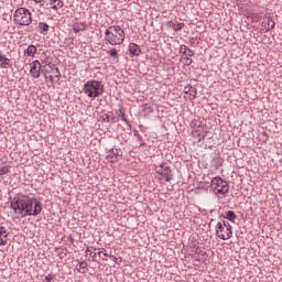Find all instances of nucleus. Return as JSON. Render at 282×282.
<instances>
[{
  "mask_svg": "<svg viewBox=\"0 0 282 282\" xmlns=\"http://www.w3.org/2000/svg\"><path fill=\"white\" fill-rule=\"evenodd\" d=\"M11 208L15 215H21V217H36L43 213L41 200L21 193L11 199Z\"/></svg>",
  "mask_w": 282,
  "mask_h": 282,
  "instance_id": "1",
  "label": "nucleus"
},
{
  "mask_svg": "<svg viewBox=\"0 0 282 282\" xmlns=\"http://www.w3.org/2000/svg\"><path fill=\"white\" fill-rule=\"evenodd\" d=\"M83 93L87 98H90V100H96V98H100V96L105 94V85H102V82L100 80H88L83 86Z\"/></svg>",
  "mask_w": 282,
  "mask_h": 282,
  "instance_id": "2",
  "label": "nucleus"
},
{
  "mask_svg": "<svg viewBox=\"0 0 282 282\" xmlns=\"http://www.w3.org/2000/svg\"><path fill=\"white\" fill-rule=\"evenodd\" d=\"M105 41L109 45H122L124 43V30L119 25H111L105 31Z\"/></svg>",
  "mask_w": 282,
  "mask_h": 282,
  "instance_id": "3",
  "label": "nucleus"
},
{
  "mask_svg": "<svg viewBox=\"0 0 282 282\" xmlns=\"http://www.w3.org/2000/svg\"><path fill=\"white\" fill-rule=\"evenodd\" d=\"M13 21L18 25H30L32 23V12L26 8H18L13 13Z\"/></svg>",
  "mask_w": 282,
  "mask_h": 282,
  "instance_id": "4",
  "label": "nucleus"
},
{
  "mask_svg": "<svg viewBox=\"0 0 282 282\" xmlns=\"http://www.w3.org/2000/svg\"><path fill=\"white\" fill-rule=\"evenodd\" d=\"M210 188L215 195H228L230 185L220 176H215L210 182Z\"/></svg>",
  "mask_w": 282,
  "mask_h": 282,
  "instance_id": "5",
  "label": "nucleus"
},
{
  "mask_svg": "<svg viewBox=\"0 0 282 282\" xmlns=\"http://www.w3.org/2000/svg\"><path fill=\"white\" fill-rule=\"evenodd\" d=\"M216 232L219 239H223V241H228V239L232 237V226L230 223L219 221L216 225Z\"/></svg>",
  "mask_w": 282,
  "mask_h": 282,
  "instance_id": "6",
  "label": "nucleus"
},
{
  "mask_svg": "<svg viewBox=\"0 0 282 282\" xmlns=\"http://www.w3.org/2000/svg\"><path fill=\"white\" fill-rule=\"evenodd\" d=\"M156 173L161 175V177H164L165 182H171V180H173V172L167 163H161L156 170Z\"/></svg>",
  "mask_w": 282,
  "mask_h": 282,
  "instance_id": "7",
  "label": "nucleus"
},
{
  "mask_svg": "<svg viewBox=\"0 0 282 282\" xmlns=\"http://www.w3.org/2000/svg\"><path fill=\"white\" fill-rule=\"evenodd\" d=\"M261 28H263L264 32H272L276 26L274 19L272 17H264L260 22Z\"/></svg>",
  "mask_w": 282,
  "mask_h": 282,
  "instance_id": "8",
  "label": "nucleus"
},
{
  "mask_svg": "<svg viewBox=\"0 0 282 282\" xmlns=\"http://www.w3.org/2000/svg\"><path fill=\"white\" fill-rule=\"evenodd\" d=\"M43 65L39 59H35L31 63L30 74L32 78H41V69Z\"/></svg>",
  "mask_w": 282,
  "mask_h": 282,
  "instance_id": "9",
  "label": "nucleus"
},
{
  "mask_svg": "<svg viewBox=\"0 0 282 282\" xmlns=\"http://www.w3.org/2000/svg\"><path fill=\"white\" fill-rule=\"evenodd\" d=\"M9 235L10 231H8V228L0 226V246H8Z\"/></svg>",
  "mask_w": 282,
  "mask_h": 282,
  "instance_id": "10",
  "label": "nucleus"
},
{
  "mask_svg": "<svg viewBox=\"0 0 282 282\" xmlns=\"http://www.w3.org/2000/svg\"><path fill=\"white\" fill-rule=\"evenodd\" d=\"M184 94L189 96V100H194L195 98H197V88L187 85L184 87Z\"/></svg>",
  "mask_w": 282,
  "mask_h": 282,
  "instance_id": "11",
  "label": "nucleus"
},
{
  "mask_svg": "<svg viewBox=\"0 0 282 282\" xmlns=\"http://www.w3.org/2000/svg\"><path fill=\"white\" fill-rule=\"evenodd\" d=\"M128 50H129L131 56H140V54H142V51L140 50V45H138L135 43H130L128 45Z\"/></svg>",
  "mask_w": 282,
  "mask_h": 282,
  "instance_id": "12",
  "label": "nucleus"
},
{
  "mask_svg": "<svg viewBox=\"0 0 282 282\" xmlns=\"http://www.w3.org/2000/svg\"><path fill=\"white\" fill-rule=\"evenodd\" d=\"M36 52H39V48L36 47V45L31 44L26 47V50H24V56H30L34 58V56L36 55Z\"/></svg>",
  "mask_w": 282,
  "mask_h": 282,
  "instance_id": "13",
  "label": "nucleus"
},
{
  "mask_svg": "<svg viewBox=\"0 0 282 282\" xmlns=\"http://www.w3.org/2000/svg\"><path fill=\"white\" fill-rule=\"evenodd\" d=\"M0 67L2 69H8V67H12V63L10 62V58H8L6 55L0 53Z\"/></svg>",
  "mask_w": 282,
  "mask_h": 282,
  "instance_id": "14",
  "label": "nucleus"
},
{
  "mask_svg": "<svg viewBox=\"0 0 282 282\" xmlns=\"http://www.w3.org/2000/svg\"><path fill=\"white\" fill-rule=\"evenodd\" d=\"M85 30H87V22H83V23H75L73 25V32L75 34H78V32H85Z\"/></svg>",
  "mask_w": 282,
  "mask_h": 282,
  "instance_id": "15",
  "label": "nucleus"
},
{
  "mask_svg": "<svg viewBox=\"0 0 282 282\" xmlns=\"http://www.w3.org/2000/svg\"><path fill=\"white\" fill-rule=\"evenodd\" d=\"M50 4L52 6V10H55V12L65 6L63 0H50Z\"/></svg>",
  "mask_w": 282,
  "mask_h": 282,
  "instance_id": "16",
  "label": "nucleus"
},
{
  "mask_svg": "<svg viewBox=\"0 0 282 282\" xmlns=\"http://www.w3.org/2000/svg\"><path fill=\"white\" fill-rule=\"evenodd\" d=\"M224 219H228V221H231L232 224H235V219H237V214H235V212L232 210H228L226 212Z\"/></svg>",
  "mask_w": 282,
  "mask_h": 282,
  "instance_id": "17",
  "label": "nucleus"
},
{
  "mask_svg": "<svg viewBox=\"0 0 282 282\" xmlns=\"http://www.w3.org/2000/svg\"><path fill=\"white\" fill-rule=\"evenodd\" d=\"M40 33L43 34L45 32H50V25L45 22L39 23Z\"/></svg>",
  "mask_w": 282,
  "mask_h": 282,
  "instance_id": "18",
  "label": "nucleus"
},
{
  "mask_svg": "<svg viewBox=\"0 0 282 282\" xmlns=\"http://www.w3.org/2000/svg\"><path fill=\"white\" fill-rule=\"evenodd\" d=\"M76 270H78V272H80L82 274H85V270H87V262H79V264L76 267Z\"/></svg>",
  "mask_w": 282,
  "mask_h": 282,
  "instance_id": "19",
  "label": "nucleus"
},
{
  "mask_svg": "<svg viewBox=\"0 0 282 282\" xmlns=\"http://www.w3.org/2000/svg\"><path fill=\"white\" fill-rule=\"evenodd\" d=\"M8 173H10V166L8 165L0 166V176L8 175Z\"/></svg>",
  "mask_w": 282,
  "mask_h": 282,
  "instance_id": "20",
  "label": "nucleus"
},
{
  "mask_svg": "<svg viewBox=\"0 0 282 282\" xmlns=\"http://www.w3.org/2000/svg\"><path fill=\"white\" fill-rule=\"evenodd\" d=\"M108 56H111V58H118V50L111 48L107 51Z\"/></svg>",
  "mask_w": 282,
  "mask_h": 282,
  "instance_id": "21",
  "label": "nucleus"
},
{
  "mask_svg": "<svg viewBox=\"0 0 282 282\" xmlns=\"http://www.w3.org/2000/svg\"><path fill=\"white\" fill-rule=\"evenodd\" d=\"M53 77L56 78L57 80H61V70L58 67L52 68Z\"/></svg>",
  "mask_w": 282,
  "mask_h": 282,
  "instance_id": "22",
  "label": "nucleus"
},
{
  "mask_svg": "<svg viewBox=\"0 0 282 282\" xmlns=\"http://www.w3.org/2000/svg\"><path fill=\"white\" fill-rule=\"evenodd\" d=\"M184 23H174V24H172V28H173V30H174V32H180L183 28H184Z\"/></svg>",
  "mask_w": 282,
  "mask_h": 282,
  "instance_id": "23",
  "label": "nucleus"
},
{
  "mask_svg": "<svg viewBox=\"0 0 282 282\" xmlns=\"http://www.w3.org/2000/svg\"><path fill=\"white\" fill-rule=\"evenodd\" d=\"M99 257L102 254L104 257H109V253L105 248L101 249V251L98 252Z\"/></svg>",
  "mask_w": 282,
  "mask_h": 282,
  "instance_id": "24",
  "label": "nucleus"
},
{
  "mask_svg": "<svg viewBox=\"0 0 282 282\" xmlns=\"http://www.w3.org/2000/svg\"><path fill=\"white\" fill-rule=\"evenodd\" d=\"M53 279H54V275L47 274V275L44 278V281H45V282H51Z\"/></svg>",
  "mask_w": 282,
  "mask_h": 282,
  "instance_id": "25",
  "label": "nucleus"
},
{
  "mask_svg": "<svg viewBox=\"0 0 282 282\" xmlns=\"http://www.w3.org/2000/svg\"><path fill=\"white\" fill-rule=\"evenodd\" d=\"M134 138H137V140H139V142H142L143 138L140 135V133L138 131L134 132Z\"/></svg>",
  "mask_w": 282,
  "mask_h": 282,
  "instance_id": "26",
  "label": "nucleus"
},
{
  "mask_svg": "<svg viewBox=\"0 0 282 282\" xmlns=\"http://www.w3.org/2000/svg\"><path fill=\"white\" fill-rule=\"evenodd\" d=\"M121 120L126 122V124H129V120H127V116L124 115V112L121 113Z\"/></svg>",
  "mask_w": 282,
  "mask_h": 282,
  "instance_id": "27",
  "label": "nucleus"
},
{
  "mask_svg": "<svg viewBox=\"0 0 282 282\" xmlns=\"http://www.w3.org/2000/svg\"><path fill=\"white\" fill-rule=\"evenodd\" d=\"M180 50L181 52H183V54H186V52L188 51V46L182 45Z\"/></svg>",
  "mask_w": 282,
  "mask_h": 282,
  "instance_id": "28",
  "label": "nucleus"
},
{
  "mask_svg": "<svg viewBox=\"0 0 282 282\" xmlns=\"http://www.w3.org/2000/svg\"><path fill=\"white\" fill-rule=\"evenodd\" d=\"M193 54H195V53L193 52V50L187 48V56H193Z\"/></svg>",
  "mask_w": 282,
  "mask_h": 282,
  "instance_id": "29",
  "label": "nucleus"
},
{
  "mask_svg": "<svg viewBox=\"0 0 282 282\" xmlns=\"http://www.w3.org/2000/svg\"><path fill=\"white\" fill-rule=\"evenodd\" d=\"M51 83H54V75H51L50 77Z\"/></svg>",
  "mask_w": 282,
  "mask_h": 282,
  "instance_id": "30",
  "label": "nucleus"
},
{
  "mask_svg": "<svg viewBox=\"0 0 282 282\" xmlns=\"http://www.w3.org/2000/svg\"><path fill=\"white\" fill-rule=\"evenodd\" d=\"M145 145H147V142H144V139H142L141 147H145Z\"/></svg>",
  "mask_w": 282,
  "mask_h": 282,
  "instance_id": "31",
  "label": "nucleus"
},
{
  "mask_svg": "<svg viewBox=\"0 0 282 282\" xmlns=\"http://www.w3.org/2000/svg\"><path fill=\"white\" fill-rule=\"evenodd\" d=\"M33 1L36 3H43V1H45V0H33Z\"/></svg>",
  "mask_w": 282,
  "mask_h": 282,
  "instance_id": "32",
  "label": "nucleus"
},
{
  "mask_svg": "<svg viewBox=\"0 0 282 282\" xmlns=\"http://www.w3.org/2000/svg\"><path fill=\"white\" fill-rule=\"evenodd\" d=\"M187 61H188L189 63H193V59H192V58H188V57H187Z\"/></svg>",
  "mask_w": 282,
  "mask_h": 282,
  "instance_id": "33",
  "label": "nucleus"
},
{
  "mask_svg": "<svg viewBox=\"0 0 282 282\" xmlns=\"http://www.w3.org/2000/svg\"><path fill=\"white\" fill-rule=\"evenodd\" d=\"M44 63H50V59L46 58V59L44 61Z\"/></svg>",
  "mask_w": 282,
  "mask_h": 282,
  "instance_id": "34",
  "label": "nucleus"
},
{
  "mask_svg": "<svg viewBox=\"0 0 282 282\" xmlns=\"http://www.w3.org/2000/svg\"><path fill=\"white\" fill-rule=\"evenodd\" d=\"M220 232H223V235H225V232H226V229H223V231H220Z\"/></svg>",
  "mask_w": 282,
  "mask_h": 282,
  "instance_id": "35",
  "label": "nucleus"
}]
</instances>
